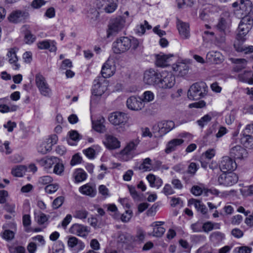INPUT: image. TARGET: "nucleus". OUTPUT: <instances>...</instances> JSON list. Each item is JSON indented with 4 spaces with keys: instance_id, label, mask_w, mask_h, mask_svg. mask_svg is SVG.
<instances>
[{
    "instance_id": "nucleus-9",
    "label": "nucleus",
    "mask_w": 253,
    "mask_h": 253,
    "mask_svg": "<svg viewBox=\"0 0 253 253\" xmlns=\"http://www.w3.org/2000/svg\"><path fill=\"white\" fill-rule=\"evenodd\" d=\"M36 84L41 94L44 96H48L51 93L45 78L41 74H38L35 77Z\"/></svg>"
},
{
    "instance_id": "nucleus-26",
    "label": "nucleus",
    "mask_w": 253,
    "mask_h": 253,
    "mask_svg": "<svg viewBox=\"0 0 253 253\" xmlns=\"http://www.w3.org/2000/svg\"><path fill=\"white\" fill-rule=\"evenodd\" d=\"M156 64L157 66L164 67L169 66L171 60L172 55L159 54L157 55Z\"/></svg>"
},
{
    "instance_id": "nucleus-27",
    "label": "nucleus",
    "mask_w": 253,
    "mask_h": 253,
    "mask_svg": "<svg viewBox=\"0 0 253 253\" xmlns=\"http://www.w3.org/2000/svg\"><path fill=\"white\" fill-rule=\"evenodd\" d=\"M230 60L234 64L233 70L235 72H240L247 66V60L245 59L231 58Z\"/></svg>"
},
{
    "instance_id": "nucleus-52",
    "label": "nucleus",
    "mask_w": 253,
    "mask_h": 253,
    "mask_svg": "<svg viewBox=\"0 0 253 253\" xmlns=\"http://www.w3.org/2000/svg\"><path fill=\"white\" fill-rule=\"evenodd\" d=\"M64 197L62 196H59L56 198L52 203V206L54 209H58L63 204L64 201Z\"/></svg>"
},
{
    "instance_id": "nucleus-38",
    "label": "nucleus",
    "mask_w": 253,
    "mask_h": 253,
    "mask_svg": "<svg viewBox=\"0 0 253 253\" xmlns=\"http://www.w3.org/2000/svg\"><path fill=\"white\" fill-rule=\"evenodd\" d=\"M224 238V235L221 232L216 231L212 232L210 236V241L214 244L220 243Z\"/></svg>"
},
{
    "instance_id": "nucleus-24",
    "label": "nucleus",
    "mask_w": 253,
    "mask_h": 253,
    "mask_svg": "<svg viewBox=\"0 0 253 253\" xmlns=\"http://www.w3.org/2000/svg\"><path fill=\"white\" fill-rule=\"evenodd\" d=\"M28 16V12L21 10H16L11 12L8 18L9 21L11 22L18 23Z\"/></svg>"
},
{
    "instance_id": "nucleus-41",
    "label": "nucleus",
    "mask_w": 253,
    "mask_h": 253,
    "mask_svg": "<svg viewBox=\"0 0 253 253\" xmlns=\"http://www.w3.org/2000/svg\"><path fill=\"white\" fill-rule=\"evenodd\" d=\"M26 170V168L24 166H17L12 169L11 173L14 176L21 177L23 176Z\"/></svg>"
},
{
    "instance_id": "nucleus-19",
    "label": "nucleus",
    "mask_w": 253,
    "mask_h": 253,
    "mask_svg": "<svg viewBox=\"0 0 253 253\" xmlns=\"http://www.w3.org/2000/svg\"><path fill=\"white\" fill-rule=\"evenodd\" d=\"M71 233L82 237H86L89 230L88 227L80 224H74L70 228Z\"/></svg>"
},
{
    "instance_id": "nucleus-31",
    "label": "nucleus",
    "mask_w": 253,
    "mask_h": 253,
    "mask_svg": "<svg viewBox=\"0 0 253 253\" xmlns=\"http://www.w3.org/2000/svg\"><path fill=\"white\" fill-rule=\"evenodd\" d=\"M184 142L182 139H173L169 141L165 149V152L167 154L170 153L175 150L177 146H180Z\"/></svg>"
},
{
    "instance_id": "nucleus-14",
    "label": "nucleus",
    "mask_w": 253,
    "mask_h": 253,
    "mask_svg": "<svg viewBox=\"0 0 253 253\" xmlns=\"http://www.w3.org/2000/svg\"><path fill=\"white\" fill-rule=\"evenodd\" d=\"M57 136L51 135L45 141L42 142L38 147V152L42 154H45L51 150L52 146L56 143Z\"/></svg>"
},
{
    "instance_id": "nucleus-25",
    "label": "nucleus",
    "mask_w": 253,
    "mask_h": 253,
    "mask_svg": "<svg viewBox=\"0 0 253 253\" xmlns=\"http://www.w3.org/2000/svg\"><path fill=\"white\" fill-rule=\"evenodd\" d=\"M67 244L71 249L76 247V249H75V250L76 252L83 250L85 247L84 243L82 241L74 236H71L69 238Z\"/></svg>"
},
{
    "instance_id": "nucleus-64",
    "label": "nucleus",
    "mask_w": 253,
    "mask_h": 253,
    "mask_svg": "<svg viewBox=\"0 0 253 253\" xmlns=\"http://www.w3.org/2000/svg\"><path fill=\"white\" fill-rule=\"evenodd\" d=\"M198 211H200L203 214H206L208 211V209L200 201L199 205H197V207L195 208Z\"/></svg>"
},
{
    "instance_id": "nucleus-6",
    "label": "nucleus",
    "mask_w": 253,
    "mask_h": 253,
    "mask_svg": "<svg viewBox=\"0 0 253 253\" xmlns=\"http://www.w3.org/2000/svg\"><path fill=\"white\" fill-rule=\"evenodd\" d=\"M130 39L126 37H121L113 43V51L116 54L124 53L130 48Z\"/></svg>"
},
{
    "instance_id": "nucleus-5",
    "label": "nucleus",
    "mask_w": 253,
    "mask_h": 253,
    "mask_svg": "<svg viewBox=\"0 0 253 253\" xmlns=\"http://www.w3.org/2000/svg\"><path fill=\"white\" fill-rule=\"evenodd\" d=\"M248 33H244V32L238 31L234 46L238 52H244L245 53H252L253 52V46H246L242 44V43L246 40V36Z\"/></svg>"
},
{
    "instance_id": "nucleus-63",
    "label": "nucleus",
    "mask_w": 253,
    "mask_h": 253,
    "mask_svg": "<svg viewBox=\"0 0 253 253\" xmlns=\"http://www.w3.org/2000/svg\"><path fill=\"white\" fill-rule=\"evenodd\" d=\"M191 193L195 196H200L203 193V190L199 186H193L191 189Z\"/></svg>"
},
{
    "instance_id": "nucleus-33",
    "label": "nucleus",
    "mask_w": 253,
    "mask_h": 253,
    "mask_svg": "<svg viewBox=\"0 0 253 253\" xmlns=\"http://www.w3.org/2000/svg\"><path fill=\"white\" fill-rule=\"evenodd\" d=\"M146 178L152 187H156L159 189L163 184L162 179L153 174H149Z\"/></svg>"
},
{
    "instance_id": "nucleus-8",
    "label": "nucleus",
    "mask_w": 253,
    "mask_h": 253,
    "mask_svg": "<svg viewBox=\"0 0 253 253\" xmlns=\"http://www.w3.org/2000/svg\"><path fill=\"white\" fill-rule=\"evenodd\" d=\"M125 19L122 17H118L110 21L107 30V37L116 35L124 26Z\"/></svg>"
},
{
    "instance_id": "nucleus-35",
    "label": "nucleus",
    "mask_w": 253,
    "mask_h": 253,
    "mask_svg": "<svg viewBox=\"0 0 253 253\" xmlns=\"http://www.w3.org/2000/svg\"><path fill=\"white\" fill-rule=\"evenodd\" d=\"M7 56L8 58V61L10 64H13L14 69L17 70L19 68V64L17 62L18 58L16 54V51L14 49H11L7 53Z\"/></svg>"
},
{
    "instance_id": "nucleus-53",
    "label": "nucleus",
    "mask_w": 253,
    "mask_h": 253,
    "mask_svg": "<svg viewBox=\"0 0 253 253\" xmlns=\"http://www.w3.org/2000/svg\"><path fill=\"white\" fill-rule=\"evenodd\" d=\"M198 169V166L195 163H191L189 165L187 172L192 175H194Z\"/></svg>"
},
{
    "instance_id": "nucleus-12",
    "label": "nucleus",
    "mask_w": 253,
    "mask_h": 253,
    "mask_svg": "<svg viewBox=\"0 0 253 253\" xmlns=\"http://www.w3.org/2000/svg\"><path fill=\"white\" fill-rule=\"evenodd\" d=\"M161 73L153 69L146 71L144 73V82L147 84L156 85L158 87V83Z\"/></svg>"
},
{
    "instance_id": "nucleus-36",
    "label": "nucleus",
    "mask_w": 253,
    "mask_h": 253,
    "mask_svg": "<svg viewBox=\"0 0 253 253\" xmlns=\"http://www.w3.org/2000/svg\"><path fill=\"white\" fill-rule=\"evenodd\" d=\"M104 122L105 119L102 117L92 121L93 128L97 132H103L105 130V126L103 124Z\"/></svg>"
},
{
    "instance_id": "nucleus-22",
    "label": "nucleus",
    "mask_w": 253,
    "mask_h": 253,
    "mask_svg": "<svg viewBox=\"0 0 253 253\" xmlns=\"http://www.w3.org/2000/svg\"><path fill=\"white\" fill-rule=\"evenodd\" d=\"M105 146L110 150H114L120 147V142L115 136L112 135H106L103 141Z\"/></svg>"
},
{
    "instance_id": "nucleus-28",
    "label": "nucleus",
    "mask_w": 253,
    "mask_h": 253,
    "mask_svg": "<svg viewBox=\"0 0 253 253\" xmlns=\"http://www.w3.org/2000/svg\"><path fill=\"white\" fill-rule=\"evenodd\" d=\"M173 70L178 74V75L184 76L188 72L189 66L187 64L183 62H178L172 66Z\"/></svg>"
},
{
    "instance_id": "nucleus-48",
    "label": "nucleus",
    "mask_w": 253,
    "mask_h": 253,
    "mask_svg": "<svg viewBox=\"0 0 253 253\" xmlns=\"http://www.w3.org/2000/svg\"><path fill=\"white\" fill-rule=\"evenodd\" d=\"M191 228L194 232H201L203 231V223L197 221L191 225Z\"/></svg>"
},
{
    "instance_id": "nucleus-44",
    "label": "nucleus",
    "mask_w": 253,
    "mask_h": 253,
    "mask_svg": "<svg viewBox=\"0 0 253 253\" xmlns=\"http://www.w3.org/2000/svg\"><path fill=\"white\" fill-rule=\"evenodd\" d=\"M88 214V212L85 210H80L75 211L74 217L80 219H85Z\"/></svg>"
},
{
    "instance_id": "nucleus-40",
    "label": "nucleus",
    "mask_w": 253,
    "mask_h": 253,
    "mask_svg": "<svg viewBox=\"0 0 253 253\" xmlns=\"http://www.w3.org/2000/svg\"><path fill=\"white\" fill-rule=\"evenodd\" d=\"M86 172L82 169H77L74 173V177L76 182H80L86 178Z\"/></svg>"
},
{
    "instance_id": "nucleus-56",
    "label": "nucleus",
    "mask_w": 253,
    "mask_h": 253,
    "mask_svg": "<svg viewBox=\"0 0 253 253\" xmlns=\"http://www.w3.org/2000/svg\"><path fill=\"white\" fill-rule=\"evenodd\" d=\"M84 154L89 159H93L94 158L95 155V150L91 147H89L84 150Z\"/></svg>"
},
{
    "instance_id": "nucleus-62",
    "label": "nucleus",
    "mask_w": 253,
    "mask_h": 253,
    "mask_svg": "<svg viewBox=\"0 0 253 253\" xmlns=\"http://www.w3.org/2000/svg\"><path fill=\"white\" fill-rule=\"evenodd\" d=\"M82 158L78 154L74 155L72 158L70 162V165L71 166H74L76 164H80L81 163Z\"/></svg>"
},
{
    "instance_id": "nucleus-10",
    "label": "nucleus",
    "mask_w": 253,
    "mask_h": 253,
    "mask_svg": "<svg viewBox=\"0 0 253 253\" xmlns=\"http://www.w3.org/2000/svg\"><path fill=\"white\" fill-rule=\"evenodd\" d=\"M238 176L233 172H223L218 177V182L219 185L225 186H230L236 184L238 181Z\"/></svg>"
},
{
    "instance_id": "nucleus-37",
    "label": "nucleus",
    "mask_w": 253,
    "mask_h": 253,
    "mask_svg": "<svg viewBox=\"0 0 253 253\" xmlns=\"http://www.w3.org/2000/svg\"><path fill=\"white\" fill-rule=\"evenodd\" d=\"M219 228L220 224L217 223L207 221L203 223V231L206 233H208L214 229H218Z\"/></svg>"
},
{
    "instance_id": "nucleus-20",
    "label": "nucleus",
    "mask_w": 253,
    "mask_h": 253,
    "mask_svg": "<svg viewBox=\"0 0 253 253\" xmlns=\"http://www.w3.org/2000/svg\"><path fill=\"white\" fill-rule=\"evenodd\" d=\"M229 154L231 158L235 159L241 160L247 156L246 150L239 145L231 147Z\"/></svg>"
},
{
    "instance_id": "nucleus-23",
    "label": "nucleus",
    "mask_w": 253,
    "mask_h": 253,
    "mask_svg": "<svg viewBox=\"0 0 253 253\" xmlns=\"http://www.w3.org/2000/svg\"><path fill=\"white\" fill-rule=\"evenodd\" d=\"M177 27L181 37L183 39H188L190 37L189 26L187 23L179 19L177 20Z\"/></svg>"
},
{
    "instance_id": "nucleus-1",
    "label": "nucleus",
    "mask_w": 253,
    "mask_h": 253,
    "mask_svg": "<svg viewBox=\"0 0 253 253\" xmlns=\"http://www.w3.org/2000/svg\"><path fill=\"white\" fill-rule=\"evenodd\" d=\"M207 92V86L204 82L196 83L189 89L187 96L191 100H198L204 97Z\"/></svg>"
},
{
    "instance_id": "nucleus-45",
    "label": "nucleus",
    "mask_w": 253,
    "mask_h": 253,
    "mask_svg": "<svg viewBox=\"0 0 253 253\" xmlns=\"http://www.w3.org/2000/svg\"><path fill=\"white\" fill-rule=\"evenodd\" d=\"M211 120V117L210 115L207 114L201 118V119L197 121L198 125L201 127H203Z\"/></svg>"
},
{
    "instance_id": "nucleus-54",
    "label": "nucleus",
    "mask_w": 253,
    "mask_h": 253,
    "mask_svg": "<svg viewBox=\"0 0 253 253\" xmlns=\"http://www.w3.org/2000/svg\"><path fill=\"white\" fill-rule=\"evenodd\" d=\"M14 236V233L11 230H6L2 234V238L6 240H11Z\"/></svg>"
},
{
    "instance_id": "nucleus-49",
    "label": "nucleus",
    "mask_w": 253,
    "mask_h": 253,
    "mask_svg": "<svg viewBox=\"0 0 253 253\" xmlns=\"http://www.w3.org/2000/svg\"><path fill=\"white\" fill-rule=\"evenodd\" d=\"M240 23L247 26L250 25L252 28L253 25V19L250 16L247 15L242 19Z\"/></svg>"
},
{
    "instance_id": "nucleus-21",
    "label": "nucleus",
    "mask_w": 253,
    "mask_h": 253,
    "mask_svg": "<svg viewBox=\"0 0 253 253\" xmlns=\"http://www.w3.org/2000/svg\"><path fill=\"white\" fill-rule=\"evenodd\" d=\"M115 66L114 62L108 60L103 65L101 74L104 79L109 78L113 75L115 72Z\"/></svg>"
},
{
    "instance_id": "nucleus-39",
    "label": "nucleus",
    "mask_w": 253,
    "mask_h": 253,
    "mask_svg": "<svg viewBox=\"0 0 253 253\" xmlns=\"http://www.w3.org/2000/svg\"><path fill=\"white\" fill-rule=\"evenodd\" d=\"M241 140L246 147L253 149V135L244 133L241 138Z\"/></svg>"
},
{
    "instance_id": "nucleus-16",
    "label": "nucleus",
    "mask_w": 253,
    "mask_h": 253,
    "mask_svg": "<svg viewBox=\"0 0 253 253\" xmlns=\"http://www.w3.org/2000/svg\"><path fill=\"white\" fill-rule=\"evenodd\" d=\"M138 144V142L137 140L130 141L121 151L120 155L124 160L127 161L132 158L133 151L135 150Z\"/></svg>"
},
{
    "instance_id": "nucleus-2",
    "label": "nucleus",
    "mask_w": 253,
    "mask_h": 253,
    "mask_svg": "<svg viewBox=\"0 0 253 253\" xmlns=\"http://www.w3.org/2000/svg\"><path fill=\"white\" fill-rule=\"evenodd\" d=\"M175 126L174 123L171 121H163L159 122L153 127V132L156 137H160L170 131Z\"/></svg>"
},
{
    "instance_id": "nucleus-34",
    "label": "nucleus",
    "mask_w": 253,
    "mask_h": 253,
    "mask_svg": "<svg viewBox=\"0 0 253 253\" xmlns=\"http://www.w3.org/2000/svg\"><path fill=\"white\" fill-rule=\"evenodd\" d=\"M58 159L56 157H51L46 159H42L38 161L40 165L43 167L44 169H50L53 165L55 164Z\"/></svg>"
},
{
    "instance_id": "nucleus-3",
    "label": "nucleus",
    "mask_w": 253,
    "mask_h": 253,
    "mask_svg": "<svg viewBox=\"0 0 253 253\" xmlns=\"http://www.w3.org/2000/svg\"><path fill=\"white\" fill-rule=\"evenodd\" d=\"M107 81L101 77H98L94 80L92 89V95L91 97V102H92L96 97L101 96L107 90Z\"/></svg>"
},
{
    "instance_id": "nucleus-7",
    "label": "nucleus",
    "mask_w": 253,
    "mask_h": 253,
    "mask_svg": "<svg viewBox=\"0 0 253 253\" xmlns=\"http://www.w3.org/2000/svg\"><path fill=\"white\" fill-rule=\"evenodd\" d=\"M175 83V77L171 73L165 71L161 73L158 87L163 89L170 88Z\"/></svg>"
},
{
    "instance_id": "nucleus-55",
    "label": "nucleus",
    "mask_w": 253,
    "mask_h": 253,
    "mask_svg": "<svg viewBox=\"0 0 253 253\" xmlns=\"http://www.w3.org/2000/svg\"><path fill=\"white\" fill-rule=\"evenodd\" d=\"M162 192L166 196L173 194L174 193L171 186L169 184H166L165 185Z\"/></svg>"
},
{
    "instance_id": "nucleus-15",
    "label": "nucleus",
    "mask_w": 253,
    "mask_h": 253,
    "mask_svg": "<svg viewBox=\"0 0 253 253\" xmlns=\"http://www.w3.org/2000/svg\"><path fill=\"white\" fill-rule=\"evenodd\" d=\"M231 23L229 13H225L221 15L216 27L219 32L225 35L229 31Z\"/></svg>"
},
{
    "instance_id": "nucleus-57",
    "label": "nucleus",
    "mask_w": 253,
    "mask_h": 253,
    "mask_svg": "<svg viewBox=\"0 0 253 253\" xmlns=\"http://www.w3.org/2000/svg\"><path fill=\"white\" fill-rule=\"evenodd\" d=\"M235 250L238 253H251L252 248L247 246H242L236 248Z\"/></svg>"
},
{
    "instance_id": "nucleus-4",
    "label": "nucleus",
    "mask_w": 253,
    "mask_h": 253,
    "mask_svg": "<svg viewBox=\"0 0 253 253\" xmlns=\"http://www.w3.org/2000/svg\"><path fill=\"white\" fill-rule=\"evenodd\" d=\"M109 122L115 126H118L117 128H121V130H124V126L128 121L127 115L124 113L116 112L111 114L109 117Z\"/></svg>"
},
{
    "instance_id": "nucleus-58",
    "label": "nucleus",
    "mask_w": 253,
    "mask_h": 253,
    "mask_svg": "<svg viewBox=\"0 0 253 253\" xmlns=\"http://www.w3.org/2000/svg\"><path fill=\"white\" fill-rule=\"evenodd\" d=\"M45 3L46 2L44 0H34L31 3V6L34 8H39L44 5Z\"/></svg>"
},
{
    "instance_id": "nucleus-47",
    "label": "nucleus",
    "mask_w": 253,
    "mask_h": 253,
    "mask_svg": "<svg viewBox=\"0 0 253 253\" xmlns=\"http://www.w3.org/2000/svg\"><path fill=\"white\" fill-rule=\"evenodd\" d=\"M53 181L52 178L49 175L41 176L39 178L38 182L41 185L49 184Z\"/></svg>"
},
{
    "instance_id": "nucleus-32",
    "label": "nucleus",
    "mask_w": 253,
    "mask_h": 253,
    "mask_svg": "<svg viewBox=\"0 0 253 253\" xmlns=\"http://www.w3.org/2000/svg\"><path fill=\"white\" fill-rule=\"evenodd\" d=\"M37 46L40 49H49L50 51H55L56 50V47L55 42L53 41L44 40L39 42L37 43Z\"/></svg>"
},
{
    "instance_id": "nucleus-17",
    "label": "nucleus",
    "mask_w": 253,
    "mask_h": 253,
    "mask_svg": "<svg viewBox=\"0 0 253 253\" xmlns=\"http://www.w3.org/2000/svg\"><path fill=\"white\" fill-rule=\"evenodd\" d=\"M138 144V142L137 140L130 141L121 151L120 155L124 160L127 161L132 158L133 151L135 150Z\"/></svg>"
},
{
    "instance_id": "nucleus-51",
    "label": "nucleus",
    "mask_w": 253,
    "mask_h": 253,
    "mask_svg": "<svg viewBox=\"0 0 253 253\" xmlns=\"http://www.w3.org/2000/svg\"><path fill=\"white\" fill-rule=\"evenodd\" d=\"M128 189L130 194L133 199L136 201H139L140 200V196L136 191L135 188L132 186H128Z\"/></svg>"
},
{
    "instance_id": "nucleus-11",
    "label": "nucleus",
    "mask_w": 253,
    "mask_h": 253,
    "mask_svg": "<svg viewBox=\"0 0 253 253\" xmlns=\"http://www.w3.org/2000/svg\"><path fill=\"white\" fill-rule=\"evenodd\" d=\"M96 6L107 13H113L118 7V0H96Z\"/></svg>"
},
{
    "instance_id": "nucleus-30",
    "label": "nucleus",
    "mask_w": 253,
    "mask_h": 253,
    "mask_svg": "<svg viewBox=\"0 0 253 253\" xmlns=\"http://www.w3.org/2000/svg\"><path fill=\"white\" fill-rule=\"evenodd\" d=\"M79 191L84 195L93 197L96 193L95 186L86 184L79 188Z\"/></svg>"
},
{
    "instance_id": "nucleus-42",
    "label": "nucleus",
    "mask_w": 253,
    "mask_h": 253,
    "mask_svg": "<svg viewBox=\"0 0 253 253\" xmlns=\"http://www.w3.org/2000/svg\"><path fill=\"white\" fill-rule=\"evenodd\" d=\"M152 161L149 158L143 160V162L140 165L139 169L143 171H150L152 169Z\"/></svg>"
},
{
    "instance_id": "nucleus-18",
    "label": "nucleus",
    "mask_w": 253,
    "mask_h": 253,
    "mask_svg": "<svg viewBox=\"0 0 253 253\" xmlns=\"http://www.w3.org/2000/svg\"><path fill=\"white\" fill-rule=\"evenodd\" d=\"M126 106L130 110L139 111L144 107L145 104L142 99L135 96H130L126 100Z\"/></svg>"
},
{
    "instance_id": "nucleus-43",
    "label": "nucleus",
    "mask_w": 253,
    "mask_h": 253,
    "mask_svg": "<svg viewBox=\"0 0 253 253\" xmlns=\"http://www.w3.org/2000/svg\"><path fill=\"white\" fill-rule=\"evenodd\" d=\"M165 231L166 230L164 227L160 226L156 223L153 228L152 235L157 237H161L165 232Z\"/></svg>"
},
{
    "instance_id": "nucleus-29",
    "label": "nucleus",
    "mask_w": 253,
    "mask_h": 253,
    "mask_svg": "<svg viewBox=\"0 0 253 253\" xmlns=\"http://www.w3.org/2000/svg\"><path fill=\"white\" fill-rule=\"evenodd\" d=\"M207 59L210 62L218 64L222 62L224 59L223 56L218 51H211L207 54Z\"/></svg>"
},
{
    "instance_id": "nucleus-46",
    "label": "nucleus",
    "mask_w": 253,
    "mask_h": 253,
    "mask_svg": "<svg viewBox=\"0 0 253 253\" xmlns=\"http://www.w3.org/2000/svg\"><path fill=\"white\" fill-rule=\"evenodd\" d=\"M59 188L57 183L47 185L44 188L45 192L48 194H52L56 192Z\"/></svg>"
},
{
    "instance_id": "nucleus-61",
    "label": "nucleus",
    "mask_w": 253,
    "mask_h": 253,
    "mask_svg": "<svg viewBox=\"0 0 253 253\" xmlns=\"http://www.w3.org/2000/svg\"><path fill=\"white\" fill-rule=\"evenodd\" d=\"M35 37L32 35L30 32H27L25 35V42L27 43L31 44L33 43L35 40Z\"/></svg>"
},
{
    "instance_id": "nucleus-13",
    "label": "nucleus",
    "mask_w": 253,
    "mask_h": 253,
    "mask_svg": "<svg viewBox=\"0 0 253 253\" xmlns=\"http://www.w3.org/2000/svg\"><path fill=\"white\" fill-rule=\"evenodd\" d=\"M235 161L229 156H224L219 163V168L223 172L233 171L237 168Z\"/></svg>"
},
{
    "instance_id": "nucleus-50",
    "label": "nucleus",
    "mask_w": 253,
    "mask_h": 253,
    "mask_svg": "<svg viewBox=\"0 0 253 253\" xmlns=\"http://www.w3.org/2000/svg\"><path fill=\"white\" fill-rule=\"evenodd\" d=\"M154 98V95L153 93L150 91H146L143 93V102H150L153 100Z\"/></svg>"
},
{
    "instance_id": "nucleus-59",
    "label": "nucleus",
    "mask_w": 253,
    "mask_h": 253,
    "mask_svg": "<svg viewBox=\"0 0 253 253\" xmlns=\"http://www.w3.org/2000/svg\"><path fill=\"white\" fill-rule=\"evenodd\" d=\"M55 163L56 164L54 167L53 172L56 174H60L63 171V165L61 163H58L57 162Z\"/></svg>"
},
{
    "instance_id": "nucleus-60",
    "label": "nucleus",
    "mask_w": 253,
    "mask_h": 253,
    "mask_svg": "<svg viewBox=\"0 0 253 253\" xmlns=\"http://www.w3.org/2000/svg\"><path fill=\"white\" fill-rule=\"evenodd\" d=\"M16 123L15 122L9 121L6 124L3 125V127L7 128L8 132H12L13 128L16 127Z\"/></svg>"
}]
</instances>
